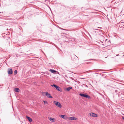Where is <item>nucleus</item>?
Segmentation results:
<instances>
[{
	"label": "nucleus",
	"instance_id": "1",
	"mask_svg": "<svg viewBox=\"0 0 124 124\" xmlns=\"http://www.w3.org/2000/svg\"><path fill=\"white\" fill-rule=\"evenodd\" d=\"M54 103H55V105L56 106L60 108H61L62 107V106L60 103L58 101H54Z\"/></svg>",
	"mask_w": 124,
	"mask_h": 124
},
{
	"label": "nucleus",
	"instance_id": "2",
	"mask_svg": "<svg viewBox=\"0 0 124 124\" xmlns=\"http://www.w3.org/2000/svg\"><path fill=\"white\" fill-rule=\"evenodd\" d=\"M51 86L52 87H54L55 88L56 90L57 91H60V92H62V90L60 88L59 86H58L57 85H55L53 84V85H52Z\"/></svg>",
	"mask_w": 124,
	"mask_h": 124
},
{
	"label": "nucleus",
	"instance_id": "3",
	"mask_svg": "<svg viewBox=\"0 0 124 124\" xmlns=\"http://www.w3.org/2000/svg\"><path fill=\"white\" fill-rule=\"evenodd\" d=\"M79 95L82 97H84L88 99H90L91 98L90 96L87 94H85L80 93L79 94Z\"/></svg>",
	"mask_w": 124,
	"mask_h": 124
},
{
	"label": "nucleus",
	"instance_id": "4",
	"mask_svg": "<svg viewBox=\"0 0 124 124\" xmlns=\"http://www.w3.org/2000/svg\"><path fill=\"white\" fill-rule=\"evenodd\" d=\"M90 116L93 117H97L98 116L97 114L93 113H91L90 114Z\"/></svg>",
	"mask_w": 124,
	"mask_h": 124
},
{
	"label": "nucleus",
	"instance_id": "5",
	"mask_svg": "<svg viewBox=\"0 0 124 124\" xmlns=\"http://www.w3.org/2000/svg\"><path fill=\"white\" fill-rule=\"evenodd\" d=\"M45 95L47 96L48 98H53V97L50 94L47 92L46 93V94Z\"/></svg>",
	"mask_w": 124,
	"mask_h": 124
},
{
	"label": "nucleus",
	"instance_id": "6",
	"mask_svg": "<svg viewBox=\"0 0 124 124\" xmlns=\"http://www.w3.org/2000/svg\"><path fill=\"white\" fill-rule=\"evenodd\" d=\"M13 73V71L12 69H9L8 70V73L9 74L11 75Z\"/></svg>",
	"mask_w": 124,
	"mask_h": 124
},
{
	"label": "nucleus",
	"instance_id": "7",
	"mask_svg": "<svg viewBox=\"0 0 124 124\" xmlns=\"http://www.w3.org/2000/svg\"><path fill=\"white\" fill-rule=\"evenodd\" d=\"M26 118L30 122H31L32 121V119L31 117L26 116Z\"/></svg>",
	"mask_w": 124,
	"mask_h": 124
},
{
	"label": "nucleus",
	"instance_id": "8",
	"mask_svg": "<svg viewBox=\"0 0 124 124\" xmlns=\"http://www.w3.org/2000/svg\"><path fill=\"white\" fill-rule=\"evenodd\" d=\"M77 119V118L75 117H70L69 119L70 120H76Z\"/></svg>",
	"mask_w": 124,
	"mask_h": 124
},
{
	"label": "nucleus",
	"instance_id": "9",
	"mask_svg": "<svg viewBox=\"0 0 124 124\" xmlns=\"http://www.w3.org/2000/svg\"><path fill=\"white\" fill-rule=\"evenodd\" d=\"M49 71H50L51 73H53L54 74H55L56 71L53 69H50L49 70Z\"/></svg>",
	"mask_w": 124,
	"mask_h": 124
},
{
	"label": "nucleus",
	"instance_id": "10",
	"mask_svg": "<svg viewBox=\"0 0 124 124\" xmlns=\"http://www.w3.org/2000/svg\"><path fill=\"white\" fill-rule=\"evenodd\" d=\"M49 120L50 121L52 122H54L55 121V119L54 118L52 117L50 118Z\"/></svg>",
	"mask_w": 124,
	"mask_h": 124
},
{
	"label": "nucleus",
	"instance_id": "11",
	"mask_svg": "<svg viewBox=\"0 0 124 124\" xmlns=\"http://www.w3.org/2000/svg\"><path fill=\"white\" fill-rule=\"evenodd\" d=\"M72 87H69L67 88L66 90L67 91H69L71 89H72Z\"/></svg>",
	"mask_w": 124,
	"mask_h": 124
},
{
	"label": "nucleus",
	"instance_id": "12",
	"mask_svg": "<svg viewBox=\"0 0 124 124\" xmlns=\"http://www.w3.org/2000/svg\"><path fill=\"white\" fill-rule=\"evenodd\" d=\"M15 91L17 92H19V88H16L15 89Z\"/></svg>",
	"mask_w": 124,
	"mask_h": 124
},
{
	"label": "nucleus",
	"instance_id": "13",
	"mask_svg": "<svg viewBox=\"0 0 124 124\" xmlns=\"http://www.w3.org/2000/svg\"><path fill=\"white\" fill-rule=\"evenodd\" d=\"M95 30H97V32H100V34H101V33H102L101 32V30H98V29H96Z\"/></svg>",
	"mask_w": 124,
	"mask_h": 124
},
{
	"label": "nucleus",
	"instance_id": "14",
	"mask_svg": "<svg viewBox=\"0 0 124 124\" xmlns=\"http://www.w3.org/2000/svg\"><path fill=\"white\" fill-rule=\"evenodd\" d=\"M17 71L16 70L15 71L14 73L15 75L17 74Z\"/></svg>",
	"mask_w": 124,
	"mask_h": 124
},
{
	"label": "nucleus",
	"instance_id": "15",
	"mask_svg": "<svg viewBox=\"0 0 124 124\" xmlns=\"http://www.w3.org/2000/svg\"><path fill=\"white\" fill-rule=\"evenodd\" d=\"M61 117L63 118L64 119H65V118H64L65 115H61Z\"/></svg>",
	"mask_w": 124,
	"mask_h": 124
},
{
	"label": "nucleus",
	"instance_id": "16",
	"mask_svg": "<svg viewBox=\"0 0 124 124\" xmlns=\"http://www.w3.org/2000/svg\"><path fill=\"white\" fill-rule=\"evenodd\" d=\"M46 92H42V94L43 95H44V94H46Z\"/></svg>",
	"mask_w": 124,
	"mask_h": 124
},
{
	"label": "nucleus",
	"instance_id": "17",
	"mask_svg": "<svg viewBox=\"0 0 124 124\" xmlns=\"http://www.w3.org/2000/svg\"><path fill=\"white\" fill-rule=\"evenodd\" d=\"M43 102L44 103H46V104L47 103V101H43Z\"/></svg>",
	"mask_w": 124,
	"mask_h": 124
},
{
	"label": "nucleus",
	"instance_id": "18",
	"mask_svg": "<svg viewBox=\"0 0 124 124\" xmlns=\"http://www.w3.org/2000/svg\"><path fill=\"white\" fill-rule=\"evenodd\" d=\"M45 1L46 2H49V0H45Z\"/></svg>",
	"mask_w": 124,
	"mask_h": 124
},
{
	"label": "nucleus",
	"instance_id": "19",
	"mask_svg": "<svg viewBox=\"0 0 124 124\" xmlns=\"http://www.w3.org/2000/svg\"><path fill=\"white\" fill-rule=\"evenodd\" d=\"M122 118L123 119V120H124V117H123Z\"/></svg>",
	"mask_w": 124,
	"mask_h": 124
},
{
	"label": "nucleus",
	"instance_id": "20",
	"mask_svg": "<svg viewBox=\"0 0 124 124\" xmlns=\"http://www.w3.org/2000/svg\"><path fill=\"white\" fill-rule=\"evenodd\" d=\"M98 28H100V29H101V28H100V27H98Z\"/></svg>",
	"mask_w": 124,
	"mask_h": 124
},
{
	"label": "nucleus",
	"instance_id": "21",
	"mask_svg": "<svg viewBox=\"0 0 124 124\" xmlns=\"http://www.w3.org/2000/svg\"><path fill=\"white\" fill-rule=\"evenodd\" d=\"M8 29H7V31H8Z\"/></svg>",
	"mask_w": 124,
	"mask_h": 124
}]
</instances>
